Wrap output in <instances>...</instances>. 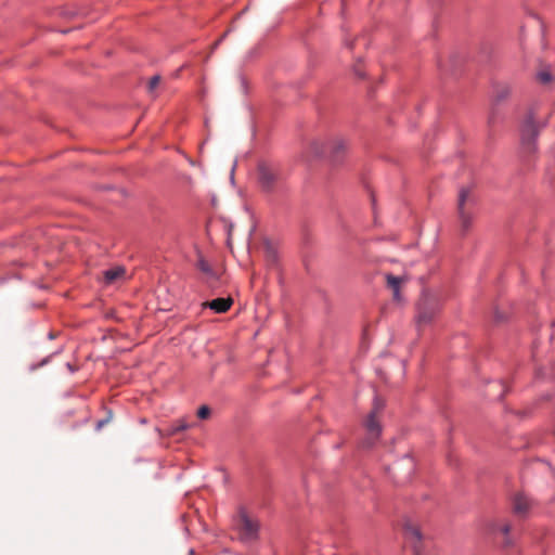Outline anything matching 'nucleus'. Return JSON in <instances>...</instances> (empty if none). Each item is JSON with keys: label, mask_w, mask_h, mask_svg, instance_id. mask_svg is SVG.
<instances>
[{"label": "nucleus", "mask_w": 555, "mask_h": 555, "mask_svg": "<svg viewBox=\"0 0 555 555\" xmlns=\"http://www.w3.org/2000/svg\"><path fill=\"white\" fill-rule=\"evenodd\" d=\"M538 137V127L533 120V117L528 116L521 125L520 139L522 149L527 153L535 151V139Z\"/></svg>", "instance_id": "obj_6"}, {"label": "nucleus", "mask_w": 555, "mask_h": 555, "mask_svg": "<svg viewBox=\"0 0 555 555\" xmlns=\"http://www.w3.org/2000/svg\"><path fill=\"white\" fill-rule=\"evenodd\" d=\"M404 543L414 555H422V533L418 527L412 522H405L403 527Z\"/></svg>", "instance_id": "obj_7"}, {"label": "nucleus", "mask_w": 555, "mask_h": 555, "mask_svg": "<svg viewBox=\"0 0 555 555\" xmlns=\"http://www.w3.org/2000/svg\"><path fill=\"white\" fill-rule=\"evenodd\" d=\"M189 427H190V424L185 420L180 418V420L176 421L175 423H172L166 429L165 435L168 436V437H171V436H175V435H177V434H179L181 431H184Z\"/></svg>", "instance_id": "obj_11"}, {"label": "nucleus", "mask_w": 555, "mask_h": 555, "mask_svg": "<svg viewBox=\"0 0 555 555\" xmlns=\"http://www.w3.org/2000/svg\"><path fill=\"white\" fill-rule=\"evenodd\" d=\"M327 149H330L334 155H337L339 151L345 149V143L343 140H337L333 142Z\"/></svg>", "instance_id": "obj_14"}, {"label": "nucleus", "mask_w": 555, "mask_h": 555, "mask_svg": "<svg viewBox=\"0 0 555 555\" xmlns=\"http://www.w3.org/2000/svg\"><path fill=\"white\" fill-rule=\"evenodd\" d=\"M538 79L542 82V83H548L552 79V76L548 72H545V70H542L538 74Z\"/></svg>", "instance_id": "obj_17"}, {"label": "nucleus", "mask_w": 555, "mask_h": 555, "mask_svg": "<svg viewBox=\"0 0 555 555\" xmlns=\"http://www.w3.org/2000/svg\"><path fill=\"white\" fill-rule=\"evenodd\" d=\"M233 304V300L228 298H216L204 304L205 307L214 310L216 313H224L227 312Z\"/></svg>", "instance_id": "obj_9"}, {"label": "nucleus", "mask_w": 555, "mask_h": 555, "mask_svg": "<svg viewBox=\"0 0 555 555\" xmlns=\"http://www.w3.org/2000/svg\"><path fill=\"white\" fill-rule=\"evenodd\" d=\"M508 94V90L506 89V91L500 95L501 99L505 98L506 95Z\"/></svg>", "instance_id": "obj_21"}, {"label": "nucleus", "mask_w": 555, "mask_h": 555, "mask_svg": "<svg viewBox=\"0 0 555 555\" xmlns=\"http://www.w3.org/2000/svg\"><path fill=\"white\" fill-rule=\"evenodd\" d=\"M440 311L439 298L428 292H424L417 304L416 322L418 326L429 324Z\"/></svg>", "instance_id": "obj_3"}, {"label": "nucleus", "mask_w": 555, "mask_h": 555, "mask_svg": "<svg viewBox=\"0 0 555 555\" xmlns=\"http://www.w3.org/2000/svg\"><path fill=\"white\" fill-rule=\"evenodd\" d=\"M197 268H198L202 272H204V273H206V274H210V273H211V268H210L209 263H208L205 259H203V258H199V259H198V261H197Z\"/></svg>", "instance_id": "obj_15"}, {"label": "nucleus", "mask_w": 555, "mask_h": 555, "mask_svg": "<svg viewBox=\"0 0 555 555\" xmlns=\"http://www.w3.org/2000/svg\"><path fill=\"white\" fill-rule=\"evenodd\" d=\"M532 506V500L524 493H517L513 498V512L519 517H525Z\"/></svg>", "instance_id": "obj_8"}, {"label": "nucleus", "mask_w": 555, "mask_h": 555, "mask_svg": "<svg viewBox=\"0 0 555 555\" xmlns=\"http://www.w3.org/2000/svg\"><path fill=\"white\" fill-rule=\"evenodd\" d=\"M234 530L244 543L256 541L259 534V522L251 517L245 508H240L233 519Z\"/></svg>", "instance_id": "obj_1"}, {"label": "nucleus", "mask_w": 555, "mask_h": 555, "mask_svg": "<svg viewBox=\"0 0 555 555\" xmlns=\"http://www.w3.org/2000/svg\"><path fill=\"white\" fill-rule=\"evenodd\" d=\"M126 271L122 267H115L104 271V279L106 283H113L114 281L122 278Z\"/></svg>", "instance_id": "obj_12"}, {"label": "nucleus", "mask_w": 555, "mask_h": 555, "mask_svg": "<svg viewBox=\"0 0 555 555\" xmlns=\"http://www.w3.org/2000/svg\"><path fill=\"white\" fill-rule=\"evenodd\" d=\"M210 415V409L207 405H202L197 410V416L202 420L207 418Z\"/></svg>", "instance_id": "obj_16"}, {"label": "nucleus", "mask_w": 555, "mask_h": 555, "mask_svg": "<svg viewBox=\"0 0 555 555\" xmlns=\"http://www.w3.org/2000/svg\"><path fill=\"white\" fill-rule=\"evenodd\" d=\"M258 182L266 191H271L280 178L278 164L269 160H260L257 165Z\"/></svg>", "instance_id": "obj_4"}, {"label": "nucleus", "mask_w": 555, "mask_h": 555, "mask_svg": "<svg viewBox=\"0 0 555 555\" xmlns=\"http://www.w3.org/2000/svg\"><path fill=\"white\" fill-rule=\"evenodd\" d=\"M493 530H500L504 535H508V533L511 531V525L503 524L499 528H493Z\"/></svg>", "instance_id": "obj_19"}, {"label": "nucleus", "mask_w": 555, "mask_h": 555, "mask_svg": "<svg viewBox=\"0 0 555 555\" xmlns=\"http://www.w3.org/2000/svg\"><path fill=\"white\" fill-rule=\"evenodd\" d=\"M107 421H108V420H103V421L98 422L96 428H98V429L102 428V427L104 426V424H106V423H107Z\"/></svg>", "instance_id": "obj_20"}, {"label": "nucleus", "mask_w": 555, "mask_h": 555, "mask_svg": "<svg viewBox=\"0 0 555 555\" xmlns=\"http://www.w3.org/2000/svg\"><path fill=\"white\" fill-rule=\"evenodd\" d=\"M403 465H405V466L408 467L409 472H411V470L414 468V462H413V459H412V457H410V456H406V457H404L401 462L397 463V464L395 465V467H393L395 473H396V472H397L401 466H403ZM395 476H397V475L395 474ZM396 478H397V481H398V482H404L405 480H408V479H409V476H406L405 478H399V477H396Z\"/></svg>", "instance_id": "obj_13"}, {"label": "nucleus", "mask_w": 555, "mask_h": 555, "mask_svg": "<svg viewBox=\"0 0 555 555\" xmlns=\"http://www.w3.org/2000/svg\"><path fill=\"white\" fill-rule=\"evenodd\" d=\"M160 76L155 75L153 76L149 81V90L152 92L156 89V87L159 85Z\"/></svg>", "instance_id": "obj_18"}, {"label": "nucleus", "mask_w": 555, "mask_h": 555, "mask_svg": "<svg viewBox=\"0 0 555 555\" xmlns=\"http://www.w3.org/2000/svg\"><path fill=\"white\" fill-rule=\"evenodd\" d=\"M475 199L470 195V191L468 189H461L459 193V202L457 209L459 216L464 230H467L472 222V211L470 207L474 205Z\"/></svg>", "instance_id": "obj_5"}, {"label": "nucleus", "mask_w": 555, "mask_h": 555, "mask_svg": "<svg viewBox=\"0 0 555 555\" xmlns=\"http://www.w3.org/2000/svg\"><path fill=\"white\" fill-rule=\"evenodd\" d=\"M385 408V402L378 396L374 397L373 408L367 417L364 421V427L366 430V439L364 441L365 447H371L379 438L382 427L378 421V416Z\"/></svg>", "instance_id": "obj_2"}, {"label": "nucleus", "mask_w": 555, "mask_h": 555, "mask_svg": "<svg viewBox=\"0 0 555 555\" xmlns=\"http://www.w3.org/2000/svg\"><path fill=\"white\" fill-rule=\"evenodd\" d=\"M386 281L387 286L392 291L393 299L399 301L401 299L400 287L403 282V279L388 273L386 274Z\"/></svg>", "instance_id": "obj_10"}]
</instances>
